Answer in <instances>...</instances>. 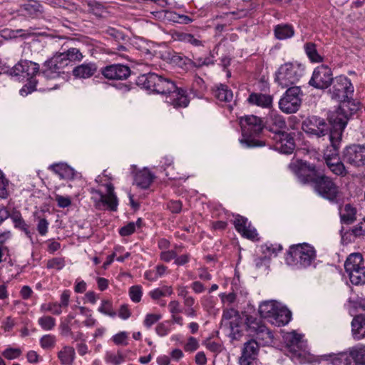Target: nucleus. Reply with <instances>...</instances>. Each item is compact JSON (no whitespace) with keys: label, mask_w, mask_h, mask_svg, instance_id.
<instances>
[{"label":"nucleus","mask_w":365,"mask_h":365,"mask_svg":"<svg viewBox=\"0 0 365 365\" xmlns=\"http://www.w3.org/2000/svg\"><path fill=\"white\" fill-rule=\"evenodd\" d=\"M344 269L351 284H365V262L361 253L349 255L345 261Z\"/></svg>","instance_id":"obj_9"},{"label":"nucleus","mask_w":365,"mask_h":365,"mask_svg":"<svg viewBox=\"0 0 365 365\" xmlns=\"http://www.w3.org/2000/svg\"><path fill=\"white\" fill-rule=\"evenodd\" d=\"M337 115L334 114L331 118L330 133L329 135L330 141V147H328L324 153V160L327 162L328 158H340L339 156V149L341 140L342 133L346 125V119L344 117L339 119V121L336 123Z\"/></svg>","instance_id":"obj_7"},{"label":"nucleus","mask_w":365,"mask_h":365,"mask_svg":"<svg viewBox=\"0 0 365 365\" xmlns=\"http://www.w3.org/2000/svg\"><path fill=\"white\" fill-rule=\"evenodd\" d=\"M316 258L314 248L307 243L293 245L289 247L285 257L286 264L294 269L309 267Z\"/></svg>","instance_id":"obj_4"},{"label":"nucleus","mask_w":365,"mask_h":365,"mask_svg":"<svg viewBox=\"0 0 365 365\" xmlns=\"http://www.w3.org/2000/svg\"><path fill=\"white\" fill-rule=\"evenodd\" d=\"M86 4L89 9V11L95 16L102 17L106 13V9L103 4L94 0H88L86 1Z\"/></svg>","instance_id":"obj_44"},{"label":"nucleus","mask_w":365,"mask_h":365,"mask_svg":"<svg viewBox=\"0 0 365 365\" xmlns=\"http://www.w3.org/2000/svg\"><path fill=\"white\" fill-rule=\"evenodd\" d=\"M291 317V312L286 307L279 306L269 322L276 327H282L289 322Z\"/></svg>","instance_id":"obj_28"},{"label":"nucleus","mask_w":365,"mask_h":365,"mask_svg":"<svg viewBox=\"0 0 365 365\" xmlns=\"http://www.w3.org/2000/svg\"><path fill=\"white\" fill-rule=\"evenodd\" d=\"M48 170L53 172L61 180H73L77 175L73 168L63 163L52 164L49 165Z\"/></svg>","instance_id":"obj_24"},{"label":"nucleus","mask_w":365,"mask_h":365,"mask_svg":"<svg viewBox=\"0 0 365 365\" xmlns=\"http://www.w3.org/2000/svg\"><path fill=\"white\" fill-rule=\"evenodd\" d=\"M302 339V336L295 331L287 333L284 336V339L288 349L295 355H300L299 351L303 346V341Z\"/></svg>","instance_id":"obj_27"},{"label":"nucleus","mask_w":365,"mask_h":365,"mask_svg":"<svg viewBox=\"0 0 365 365\" xmlns=\"http://www.w3.org/2000/svg\"><path fill=\"white\" fill-rule=\"evenodd\" d=\"M171 331L172 322L170 320L160 322L155 327V332L160 337L167 336Z\"/></svg>","instance_id":"obj_52"},{"label":"nucleus","mask_w":365,"mask_h":365,"mask_svg":"<svg viewBox=\"0 0 365 365\" xmlns=\"http://www.w3.org/2000/svg\"><path fill=\"white\" fill-rule=\"evenodd\" d=\"M341 220L345 224H351L356 219V210L350 204H346L340 212Z\"/></svg>","instance_id":"obj_37"},{"label":"nucleus","mask_w":365,"mask_h":365,"mask_svg":"<svg viewBox=\"0 0 365 365\" xmlns=\"http://www.w3.org/2000/svg\"><path fill=\"white\" fill-rule=\"evenodd\" d=\"M260 345L262 344L257 339H251L245 342L239 358V365H251L258 355Z\"/></svg>","instance_id":"obj_19"},{"label":"nucleus","mask_w":365,"mask_h":365,"mask_svg":"<svg viewBox=\"0 0 365 365\" xmlns=\"http://www.w3.org/2000/svg\"><path fill=\"white\" fill-rule=\"evenodd\" d=\"M55 200L56 201L58 206L61 208H66L71 205V199L68 196L56 195L55 196Z\"/></svg>","instance_id":"obj_62"},{"label":"nucleus","mask_w":365,"mask_h":365,"mask_svg":"<svg viewBox=\"0 0 365 365\" xmlns=\"http://www.w3.org/2000/svg\"><path fill=\"white\" fill-rule=\"evenodd\" d=\"M68 63H73L80 62L83 60L84 56L77 48H69L68 49L63 51Z\"/></svg>","instance_id":"obj_43"},{"label":"nucleus","mask_w":365,"mask_h":365,"mask_svg":"<svg viewBox=\"0 0 365 365\" xmlns=\"http://www.w3.org/2000/svg\"><path fill=\"white\" fill-rule=\"evenodd\" d=\"M53 64L51 63V58L45 62L42 73L46 78H56L61 73H63V68L58 66V64L56 66Z\"/></svg>","instance_id":"obj_35"},{"label":"nucleus","mask_w":365,"mask_h":365,"mask_svg":"<svg viewBox=\"0 0 365 365\" xmlns=\"http://www.w3.org/2000/svg\"><path fill=\"white\" fill-rule=\"evenodd\" d=\"M57 356L61 365H72L76 357L75 349L70 346H63L58 352Z\"/></svg>","instance_id":"obj_31"},{"label":"nucleus","mask_w":365,"mask_h":365,"mask_svg":"<svg viewBox=\"0 0 365 365\" xmlns=\"http://www.w3.org/2000/svg\"><path fill=\"white\" fill-rule=\"evenodd\" d=\"M222 324L229 327L230 334L234 339L240 336L245 328V320L240 316L239 312L233 308L224 309Z\"/></svg>","instance_id":"obj_13"},{"label":"nucleus","mask_w":365,"mask_h":365,"mask_svg":"<svg viewBox=\"0 0 365 365\" xmlns=\"http://www.w3.org/2000/svg\"><path fill=\"white\" fill-rule=\"evenodd\" d=\"M8 180L4 178L3 173L0 172V197L5 199L9 195Z\"/></svg>","instance_id":"obj_60"},{"label":"nucleus","mask_w":365,"mask_h":365,"mask_svg":"<svg viewBox=\"0 0 365 365\" xmlns=\"http://www.w3.org/2000/svg\"><path fill=\"white\" fill-rule=\"evenodd\" d=\"M262 252L265 255L276 256L282 250V246L279 244L265 243L261 246Z\"/></svg>","instance_id":"obj_46"},{"label":"nucleus","mask_w":365,"mask_h":365,"mask_svg":"<svg viewBox=\"0 0 365 365\" xmlns=\"http://www.w3.org/2000/svg\"><path fill=\"white\" fill-rule=\"evenodd\" d=\"M304 51L312 63H321L324 58L318 53L317 46L312 42L306 43L304 46Z\"/></svg>","instance_id":"obj_38"},{"label":"nucleus","mask_w":365,"mask_h":365,"mask_svg":"<svg viewBox=\"0 0 365 365\" xmlns=\"http://www.w3.org/2000/svg\"><path fill=\"white\" fill-rule=\"evenodd\" d=\"M215 97L222 102H230L233 98V93L227 86L220 84L214 91Z\"/></svg>","instance_id":"obj_36"},{"label":"nucleus","mask_w":365,"mask_h":365,"mask_svg":"<svg viewBox=\"0 0 365 365\" xmlns=\"http://www.w3.org/2000/svg\"><path fill=\"white\" fill-rule=\"evenodd\" d=\"M185 65H190L192 67L200 68L203 66H210L214 64V57L212 56H206L205 58H194L193 60L185 58Z\"/></svg>","instance_id":"obj_39"},{"label":"nucleus","mask_w":365,"mask_h":365,"mask_svg":"<svg viewBox=\"0 0 365 365\" xmlns=\"http://www.w3.org/2000/svg\"><path fill=\"white\" fill-rule=\"evenodd\" d=\"M302 128L305 133L317 137L324 136L330 130L324 119L315 115L307 118L302 122Z\"/></svg>","instance_id":"obj_18"},{"label":"nucleus","mask_w":365,"mask_h":365,"mask_svg":"<svg viewBox=\"0 0 365 365\" xmlns=\"http://www.w3.org/2000/svg\"><path fill=\"white\" fill-rule=\"evenodd\" d=\"M40 311L41 312H51L54 315H60L62 313V310L60 309L57 302H49L44 303L41 305Z\"/></svg>","instance_id":"obj_53"},{"label":"nucleus","mask_w":365,"mask_h":365,"mask_svg":"<svg viewBox=\"0 0 365 365\" xmlns=\"http://www.w3.org/2000/svg\"><path fill=\"white\" fill-rule=\"evenodd\" d=\"M173 293V290L171 286L164 285L150 291L148 295L153 300H157L163 297L170 296Z\"/></svg>","instance_id":"obj_40"},{"label":"nucleus","mask_w":365,"mask_h":365,"mask_svg":"<svg viewBox=\"0 0 365 365\" xmlns=\"http://www.w3.org/2000/svg\"><path fill=\"white\" fill-rule=\"evenodd\" d=\"M51 63H54V66L58 64V66L61 67L62 68H64L66 66H68L69 65L67 58L63 51L56 53L51 58Z\"/></svg>","instance_id":"obj_55"},{"label":"nucleus","mask_w":365,"mask_h":365,"mask_svg":"<svg viewBox=\"0 0 365 365\" xmlns=\"http://www.w3.org/2000/svg\"><path fill=\"white\" fill-rule=\"evenodd\" d=\"M302 90L299 86H291L287 88L279 101V108L284 113H296L302 104Z\"/></svg>","instance_id":"obj_12"},{"label":"nucleus","mask_w":365,"mask_h":365,"mask_svg":"<svg viewBox=\"0 0 365 365\" xmlns=\"http://www.w3.org/2000/svg\"><path fill=\"white\" fill-rule=\"evenodd\" d=\"M105 359L106 362L112 365H119L125 361V356L120 351H118L117 354L107 352Z\"/></svg>","instance_id":"obj_49"},{"label":"nucleus","mask_w":365,"mask_h":365,"mask_svg":"<svg viewBox=\"0 0 365 365\" xmlns=\"http://www.w3.org/2000/svg\"><path fill=\"white\" fill-rule=\"evenodd\" d=\"M155 178L154 174L148 168L138 170L134 175V183L141 189L150 187Z\"/></svg>","instance_id":"obj_26"},{"label":"nucleus","mask_w":365,"mask_h":365,"mask_svg":"<svg viewBox=\"0 0 365 365\" xmlns=\"http://www.w3.org/2000/svg\"><path fill=\"white\" fill-rule=\"evenodd\" d=\"M175 39L184 43H189L195 46H202V41L195 38L192 34L185 32H176Z\"/></svg>","instance_id":"obj_41"},{"label":"nucleus","mask_w":365,"mask_h":365,"mask_svg":"<svg viewBox=\"0 0 365 365\" xmlns=\"http://www.w3.org/2000/svg\"><path fill=\"white\" fill-rule=\"evenodd\" d=\"M288 167L298 180L304 185L311 184L312 185L317 177L321 174L318 173L315 165L302 160L292 161Z\"/></svg>","instance_id":"obj_11"},{"label":"nucleus","mask_w":365,"mask_h":365,"mask_svg":"<svg viewBox=\"0 0 365 365\" xmlns=\"http://www.w3.org/2000/svg\"><path fill=\"white\" fill-rule=\"evenodd\" d=\"M240 124L242 129V138L240 143L247 147L263 146L264 143L255 138L258 136L264 128L262 118L254 115H247L240 118Z\"/></svg>","instance_id":"obj_3"},{"label":"nucleus","mask_w":365,"mask_h":365,"mask_svg":"<svg viewBox=\"0 0 365 365\" xmlns=\"http://www.w3.org/2000/svg\"><path fill=\"white\" fill-rule=\"evenodd\" d=\"M167 207L171 212L178 214L182 210V204L180 200H170L168 202Z\"/></svg>","instance_id":"obj_64"},{"label":"nucleus","mask_w":365,"mask_h":365,"mask_svg":"<svg viewBox=\"0 0 365 365\" xmlns=\"http://www.w3.org/2000/svg\"><path fill=\"white\" fill-rule=\"evenodd\" d=\"M351 332L353 337L356 340L365 337V314H359L354 317L351 322Z\"/></svg>","instance_id":"obj_29"},{"label":"nucleus","mask_w":365,"mask_h":365,"mask_svg":"<svg viewBox=\"0 0 365 365\" xmlns=\"http://www.w3.org/2000/svg\"><path fill=\"white\" fill-rule=\"evenodd\" d=\"M274 140V148L275 150L284 154H291L295 149L294 138L290 133H281L273 136Z\"/></svg>","instance_id":"obj_21"},{"label":"nucleus","mask_w":365,"mask_h":365,"mask_svg":"<svg viewBox=\"0 0 365 365\" xmlns=\"http://www.w3.org/2000/svg\"><path fill=\"white\" fill-rule=\"evenodd\" d=\"M304 74V68L297 63L287 62L281 65L274 74V81L282 88L297 83Z\"/></svg>","instance_id":"obj_6"},{"label":"nucleus","mask_w":365,"mask_h":365,"mask_svg":"<svg viewBox=\"0 0 365 365\" xmlns=\"http://www.w3.org/2000/svg\"><path fill=\"white\" fill-rule=\"evenodd\" d=\"M361 237L365 236V217L356 226L354 227L349 232L342 235V239L345 237Z\"/></svg>","instance_id":"obj_42"},{"label":"nucleus","mask_w":365,"mask_h":365,"mask_svg":"<svg viewBox=\"0 0 365 365\" xmlns=\"http://www.w3.org/2000/svg\"><path fill=\"white\" fill-rule=\"evenodd\" d=\"M56 336L53 334H45L39 340L40 345L43 349L48 350L55 347Z\"/></svg>","instance_id":"obj_47"},{"label":"nucleus","mask_w":365,"mask_h":365,"mask_svg":"<svg viewBox=\"0 0 365 365\" xmlns=\"http://www.w3.org/2000/svg\"><path fill=\"white\" fill-rule=\"evenodd\" d=\"M71 297V292L68 289H65L60 296V302H57V305L60 309L63 311V309L68 307L69 304Z\"/></svg>","instance_id":"obj_61"},{"label":"nucleus","mask_w":365,"mask_h":365,"mask_svg":"<svg viewBox=\"0 0 365 365\" xmlns=\"http://www.w3.org/2000/svg\"><path fill=\"white\" fill-rule=\"evenodd\" d=\"M21 353V350L19 348L9 347L2 352V356L9 360H12L19 358Z\"/></svg>","instance_id":"obj_57"},{"label":"nucleus","mask_w":365,"mask_h":365,"mask_svg":"<svg viewBox=\"0 0 365 365\" xmlns=\"http://www.w3.org/2000/svg\"><path fill=\"white\" fill-rule=\"evenodd\" d=\"M332 86L329 90L331 99L340 102L339 106L329 115V121L331 122V118L336 114L337 118L336 123L343 117L346 119V124L350 116L356 113L359 106L352 101V97L354 91V86L351 80L343 75L334 78L331 83Z\"/></svg>","instance_id":"obj_2"},{"label":"nucleus","mask_w":365,"mask_h":365,"mask_svg":"<svg viewBox=\"0 0 365 365\" xmlns=\"http://www.w3.org/2000/svg\"><path fill=\"white\" fill-rule=\"evenodd\" d=\"M38 324L43 330L50 331L55 327L56 319L51 316L45 315L38 318Z\"/></svg>","instance_id":"obj_48"},{"label":"nucleus","mask_w":365,"mask_h":365,"mask_svg":"<svg viewBox=\"0 0 365 365\" xmlns=\"http://www.w3.org/2000/svg\"><path fill=\"white\" fill-rule=\"evenodd\" d=\"M98 70L97 64L95 62H84L73 68L72 74L77 78H89L92 77Z\"/></svg>","instance_id":"obj_22"},{"label":"nucleus","mask_w":365,"mask_h":365,"mask_svg":"<svg viewBox=\"0 0 365 365\" xmlns=\"http://www.w3.org/2000/svg\"><path fill=\"white\" fill-rule=\"evenodd\" d=\"M239 233L242 235V237L252 240H258V234L257 232L256 229L252 226L251 223L249 222L247 225H245V228L243 231H240Z\"/></svg>","instance_id":"obj_54"},{"label":"nucleus","mask_w":365,"mask_h":365,"mask_svg":"<svg viewBox=\"0 0 365 365\" xmlns=\"http://www.w3.org/2000/svg\"><path fill=\"white\" fill-rule=\"evenodd\" d=\"M314 192L331 202H337L341 196L339 186L334 180L324 174L317 177L312 185Z\"/></svg>","instance_id":"obj_8"},{"label":"nucleus","mask_w":365,"mask_h":365,"mask_svg":"<svg viewBox=\"0 0 365 365\" xmlns=\"http://www.w3.org/2000/svg\"><path fill=\"white\" fill-rule=\"evenodd\" d=\"M247 101L251 105L269 109L273 106V96L269 94L254 92L250 94Z\"/></svg>","instance_id":"obj_25"},{"label":"nucleus","mask_w":365,"mask_h":365,"mask_svg":"<svg viewBox=\"0 0 365 365\" xmlns=\"http://www.w3.org/2000/svg\"><path fill=\"white\" fill-rule=\"evenodd\" d=\"M245 331L253 339H257L262 346H267L272 343V332L262 323L260 319L252 316H247L245 319Z\"/></svg>","instance_id":"obj_10"},{"label":"nucleus","mask_w":365,"mask_h":365,"mask_svg":"<svg viewBox=\"0 0 365 365\" xmlns=\"http://www.w3.org/2000/svg\"><path fill=\"white\" fill-rule=\"evenodd\" d=\"M344 162L354 167L365 165V146L354 144L344 148L342 154Z\"/></svg>","instance_id":"obj_17"},{"label":"nucleus","mask_w":365,"mask_h":365,"mask_svg":"<svg viewBox=\"0 0 365 365\" xmlns=\"http://www.w3.org/2000/svg\"><path fill=\"white\" fill-rule=\"evenodd\" d=\"M331 69L327 65H320L314 68L309 84L317 89H325L334 81Z\"/></svg>","instance_id":"obj_15"},{"label":"nucleus","mask_w":365,"mask_h":365,"mask_svg":"<svg viewBox=\"0 0 365 365\" xmlns=\"http://www.w3.org/2000/svg\"><path fill=\"white\" fill-rule=\"evenodd\" d=\"M160 314H148L145 315L143 324L147 329H150L153 324L161 319Z\"/></svg>","instance_id":"obj_58"},{"label":"nucleus","mask_w":365,"mask_h":365,"mask_svg":"<svg viewBox=\"0 0 365 365\" xmlns=\"http://www.w3.org/2000/svg\"><path fill=\"white\" fill-rule=\"evenodd\" d=\"M327 165L329 170L334 175L339 177H345L349 173L344 163L340 158H328Z\"/></svg>","instance_id":"obj_30"},{"label":"nucleus","mask_w":365,"mask_h":365,"mask_svg":"<svg viewBox=\"0 0 365 365\" xmlns=\"http://www.w3.org/2000/svg\"><path fill=\"white\" fill-rule=\"evenodd\" d=\"M66 266L64 257H53L47 261L46 268L48 269H55L60 271Z\"/></svg>","instance_id":"obj_50"},{"label":"nucleus","mask_w":365,"mask_h":365,"mask_svg":"<svg viewBox=\"0 0 365 365\" xmlns=\"http://www.w3.org/2000/svg\"><path fill=\"white\" fill-rule=\"evenodd\" d=\"M137 84L153 93L166 95V102L174 108H185L190 103L185 90L178 88L170 78L153 72L138 76Z\"/></svg>","instance_id":"obj_1"},{"label":"nucleus","mask_w":365,"mask_h":365,"mask_svg":"<svg viewBox=\"0 0 365 365\" xmlns=\"http://www.w3.org/2000/svg\"><path fill=\"white\" fill-rule=\"evenodd\" d=\"M128 334L126 331H120L112 337L113 341L116 345H128Z\"/></svg>","instance_id":"obj_59"},{"label":"nucleus","mask_w":365,"mask_h":365,"mask_svg":"<svg viewBox=\"0 0 365 365\" xmlns=\"http://www.w3.org/2000/svg\"><path fill=\"white\" fill-rule=\"evenodd\" d=\"M274 33L277 39L286 40L294 35V29L292 25L281 24L275 26Z\"/></svg>","instance_id":"obj_33"},{"label":"nucleus","mask_w":365,"mask_h":365,"mask_svg":"<svg viewBox=\"0 0 365 365\" xmlns=\"http://www.w3.org/2000/svg\"><path fill=\"white\" fill-rule=\"evenodd\" d=\"M248 222V220L246 217L237 215L234 221L235 227L240 232L245 230V225H247Z\"/></svg>","instance_id":"obj_63"},{"label":"nucleus","mask_w":365,"mask_h":365,"mask_svg":"<svg viewBox=\"0 0 365 365\" xmlns=\"http://www.w3.org/2000/svg\"><path fill=\"white\" fill-rule=\"evenodd\" d=\"M107 192L103 194L102 192L93 189L91 190L92 200L95 202V206L101 208V206L107 207L111 211H115L118 208V201L114 193V187L113 185L108 184L106 186Z\"/></svg>","instance_id":"obj_14"},{"label":"nucleus","mask_w":365,"mask_h":365,"mask_svg":"<svg viewBox=\"0 0 365 365\" xmlns=\"http://www.w3.org/2000/svg\"><path fill=\"white\" fill-rule=\"evenodd\" d=\"M267 129L274 133V135L284 133L287 128L286 121L284 117L277 113L272 112L267 120Z\"/></svg>","instance_id":"obj_23"},{"label":"nucleus","mask_w":365,"mask_h":365,"mask_svg":"<svg viewBox=\"0 0 365 365\" xmlns=\"http://www.w3.org/2000/svg\"><path fill=\"white\" fill-rule=\"evenodd\" d=\"M38 73L39 65L28 60H21L10 70L11 76L27 78L28 83L19 91L21 96H26L36 90L37 81L34 76Z\"/></svg>","instance_id":"obj_5"},{"label":"nucleus","mask_w":365,"mask_h":365,"mask_svg":"<svg viewBox=\"0 0 365 365\" xmlns=\"http://www.w3.org/2000/svg\"><path fill=\"white\" fill-rule=\"evenodd\" d=\"M9 217H10L12 220V222L14 224V227L23 231L26 237L31 240L32 232L30 231L29 225L23 219L21 213L19 212H14Z\"/></svg>","instance_id":"obj_34"},{"label":"nucleus","mask_w":365,"mask_h":365,"mask_svg":"<svg viewBox=\"0 0 365 365\" xmlns=\"http://www.w3.org/2000/svg\"><path fill=\"white\" fill-rule=\"evenodd\" d=\"M349 356L357 364H365V345H358L349 350L347 354H340L335 356L331 364L332 365H351Z\"/></svg>","instance_id":"obj_16"},{"label":"nucleus","mask_w":365,"mask_h":365,"mask_svg":"<svg viewBox=\"0 0 365 365\" xmlns=\"http://www.w3.org/2000/svg\"><path fill=\"white\" fill-rule=\"evenodd\" d=\"M143 295V289L140 285H134L129 289V296L130 299L135 302H140Z\"/></svg>","instance_id":"obj_56"},{"label":"nucleus","mask_w":365,"mask_h":365,"mask_svg":"<svg viewBox=\"0 0 365 365\" xmlns=\"http://www.w3.org/2000/svg\"><path fill=\"white\" fill-rule=\"evenodd\" d=\"M130 69L123 64H111L101 69L102 75L109 80H125L130 75Z\"/></svg>","instance_id":"obj_20"},{"label":"nucleus","mask_w":365,"mask_h":365,"mask_svg":"<svg viewBox=\"0 0 365 365\" xmlns=\"http://www.w3.org/2000/svg\"><path fill=\"white\" fill-rule=\"evenodd\" d=\"M162 167L163 168L166 176L171 180H177L180 179V177H179L178 175H175V173H173L170 172L169 170L173 169V160L170 157H165L163 158V160L161 161Z\"/></svg>","instance_id":"obj_45"},{"label":"nucleus","mask_w":365,"mask_h":365,"mask_svg":"<svg viewBox=\"0 0 365 365\" xmlns=\"http://www.w3.org/2000/svg\"><path fill=\"white\" fill-rule=\"evenodd\" d=\"M98 311L105 315H108L113 318L116 316V312L114 311L113 308L112 302L110 300H102L101 306L98 307Z\"/></svg>","instance_id":"obj_51"},{"label":"nucleus","mask_w":365,"mask_h":365,"mask_svg":"<svg viewBox=\"0 0 365 365\" xmlns=\"http://www.w3.org/2000/svg\"><path fill=\"white\" fill-rule=\"evenodd\" d=\"M279 306L273 300L264 302L259 305V314L262 318L267 319L269 322V319H271Z\"/></svg>","instance_id":"obj_32"}]
</instances>
